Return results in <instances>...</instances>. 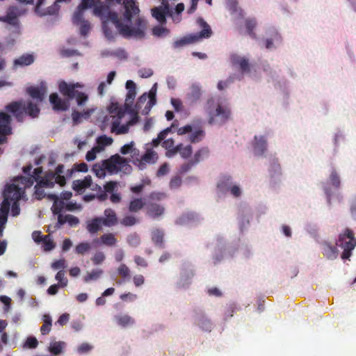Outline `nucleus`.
Returning <instances> with one entry per match:
<instances>
[{"label":"nucleus","mask_w":356,"mask_h":356,"mask_svg":"<svg viewBox=\"0 0 356 356\" xmlns=\"http://www.w3.org/2000/svg\"><path fill=\"white\" fill-rule=\"evenodd\" d=\"M32 170L33 165L31 164L24 167L23 172L28 177H16L5 187L3 193V200L0 207V237L3 235L11 204V215L17 216L19 214L18 201L24 196V191L26 188L32 186L36 182L35 195L37 199L40 200L47 195V193L44 192L45 189L53 188L55 184H58L60 186L65 184L66 179L63 165H58L55 172H47L44 177H40L42 172V168H36L33 171Z\"/></svg>","instance_id":"nucleus-1"},{"label":"nucleus","mask_w":356,"mask_h":356,"mask_svg":"<svg viewBox=\"0 0 356 356\" xmlns=\"http://www.w3.org/2000/svg\"><path fill=\"white\" fill-rule=\"evenodd\" d=\"M95 4L92 13L102 20L108 40H113L116 35L113 26L126 38L144 36L147 23L139 16L137 0H95Z\"/></svg>","instance_id":"nucleus-2"},{"label":"nucleus","mask_w":356,"mask_h":356,"mask_svg":"<svg viewBox=\"0 0 356 356\" xmlns=\"http://www.w3.org/2000/svg\"><path fill=\"white\" fill-rule=\"evenodd\" d=\"M83 84L80 83H72L64 81L59 82L58 88L60 92L67 99L60 98L57 93H53L49 96V102L53 105L55 111H66L70 107V100L76 99L78 106H84L88 100V96L84 92H79V88H83Z\"/></svg>","instance_id":"nucleus-3"},{"label":"nucleus","mask_w":356,"mask_h":356,"mask_svg":"<svg viewBox=\"0 0 356 356\" xmlns=\"http://www.w3.org/2000/svg\"><path fill=\"white\" fill-rule=\"evenodd\" d=\"M204 111L207 123L211 126L222 127L232 119V108L228 101L220 96L209 97Z\"/></svg>","instance_id":"nucleus-4"},{"label":"nucleus","mask_w":356,"mask_h":356,"mask_svg":"<svg viewBox=\"0 0 356 356\" xmlns=\"http://www.w3.org/2000/svg\"><path fill=\"white\" fill-rule=\"evenodd\" d=\"M237 251H240L245 258L252 255V248L248 244L237 245L227 244L224 237L218 236L215 238L213 243L212 262L214 265H217L227 259L233 257Z\"/></svg>","instance_id":"nucleus-5"},{"label":"nucleus","mask_w":356,"mask_h":356,"mask_svg":"<svg viewBox=\"0 0 356 356\" xmlns=\"http://www.w3.org/2000/svg\"><path fill=\"white\" fill-rule=\"evenodd\" d=\"M131 117L127 118L125 111L118 106H112L110 109V115L106 117V120L110 122V130L115 135L126 134L129 131L130 127L138 122V115L133 112Z\"/></svg>","instance_id":"nucleus-6"},{"label":"nucleus","mask_w":356,"mask_h":356,"mask_svg":"<svg viewBox=\"0 0 356 356\" xmlns=\"http://www.w3.org/2000/svg\"><path fill=\"white\" fill-rule=\"evenodd\" d=\"M46 196L49 199L54 200L51 209L55 214H58V227L65 223H67L71 227L76 226L79 223V220L77 217L70 214L63 215L60 213L64 209L73 210L75 208V204L71 202L66 204L65 202L59 201L55 194L47 193Z\"/></svg>","instance_id":"nucleus-7"},{"label":"nucleus","mask_w":356,"mask_h":356,"mask_svg":"<svg viewBox=\"0 0 356 356\" xmlns=\"http://www.w3.org/2000/svg\"><path fill=\"white\" fill-rule=\"evenodd\" d=\"M229 193L233 197L238 199L243 195L241 184L235 181L231 175H221L217 182L216 193L220 197Z\"/></svg>","instance_id":"nucleus-8"},{"label":"nucleus","mask_w":356,"mask_h":356,"mask_svg":"<svg viewBox=\"0 0 356 356\" xmlns=\"http://www.w3.org/2000/svg\"><path fill=\"white\" fill-rule=\"evenodd\" d=\"M95 5V0H81L72 15V23L79 27L82 36H87L91 29L90 22L85 19V13L88 8H94Z\"/></svg>","instance_id":"nucleus-9"},{"label":"nucleus","mask_w":356,"mask_h":356,"mask_svg":"<svg viewBox=\"0 0 356 356\" xmlns=\"http://www.w3.org/2000/svg\"><path fill=\"white\" fill-rule=\"evenodd\" d=\"M7 112L12 113L18 121H22L24 114H28L31 118H36L40 109L37 104L31 101L20 100L14 102L5 107Z\"/></svg>","instance_id":"nucleus-10"},{"label":"nucleus","mask_w":356,"mask_h":356,"mask_svg":"<svg viewBox=\"0 0 356 356\" xmlns=\"http://www.w3.org/2000/svg\"><path fill=\"white\" fill-rule=\"evenodd\" d=\"M197 22L202 29V31L199 33L189 34L177 40L173 43L174 48H181L187 44L197 42L202 39H207L211 36L212 31L209 25L202 18H198Z\"/></svg>","instance_id":"nucleus-11"},{"label":"nucleus","mask_w":356,"mask_h":356,"mask_svg":"<svg viewBox=\"0 0 356 356\" xmlns=\"http://www.w3.org/2000/svg\"><path fill=\"white\" fill-rule=\"evenodd\" d=\"M320 186L325 195L327 205L330 207L334 195L332 186L336 189H339L341 186V178L339 172L335 168L332 167L330 170L327 180L321 181Z\"/></svg>","instance_id":"nucleus-12"},{"label":"nucleus","mask_w":356,"mask_h":356,"mask_svg":"<svg viewBox=\"0 0 356 356\" xmlns=\"http://www.w3.org/2000/svg\"><path fill=\"white\" fill-rule=\"evenodd\" d=\"M283 39L275 27H268L265 34L260 40H258V43L260 47L266 49L269 51H274L280 47L282 44Z\"/></svg>","instance_id":"nucleus-13"},{"label":"nucleus","mask_w":356,"mask_h":356,"mask_svg":"<svg viewBox=\"0 0 356 356\" xmlns=\"http://www.w3.org/2000/svg\"><path fill=\"white\" fill-rule=\"evenodd\" d=\"M336 245L343 250L341 256V259L343 260L348 259L352 254V251L356 247V238L352 230L346 229L342 231L339 234Z\"/></svg>","instance_id":"nucleus-14"},{"label":"nucleus","mask_w":356,"mask_h":356,"mask_svg":"<svg viewBox=\"0 0 356 356\" xmlns=\"http://www.w3.org/2000/svg\"><path fill=\"white\" fill-rule=\"evenodd\" d=\"M156 91L157 83H155L147 93L145 92L138 98L136 104V111L133 110L130 113L134 112L137 114L141 113L143 115H147L156 104Z\"/></svg>","instance_id":"nucleus-15"},{"label":"nucleus","mask_w":356,"mask_h":356,"mask_svg":"<svg viewBox=\"0 0 356 356\" xmlns=\"http://www.w3.org/2000/svg\"><path fill=\"white\" fill-rule=\"evenodd\" d=\"M229 59L232 67L239 71V74L234 76L236 80L240 81L243 78L244 74L250 73L252 65L248 55L232 53Z\"/></svg>","instance_id":"nucleus-16"},{"label":"nucleus","mask_w":356,"mask_h":356,"mask_svg":"<svg viewBox=\"0 0 356 356\" xmlns=\"http://www.w3.org/2000/svg\"><path fill=\"white\" fill-rule=\"evenodd\" d=\"M107 173L115 175L118 172L129 174L131 172V166L124 158L118 154L112 156L110 159L104 160Z\"/></svg>","instance_id":"nucleus-17"},{"label":"nucleus","mask_w":356,"mask_h":356,"mask_svg":"<svg viewBox=\"0 0 356 356\" xmlns=\"http://www.w3.org/2000/svg\"><path fill=\"white\" fill-rule=\"evenodd\" d=\"M166 197L165 193L154 192L150 194L149 200L147 202V213L152 218H158L161 216L165 211L164 207L156 202V201L163 200Z\"/></svg>","instance_id":"nucleus-18"},{"label":"nucleus","mask_w":356,"mask_h":356,"mask_svg":"<svg viewBox=\"0 0 356 356\" xmlns=\"http://www.w3.org/2000/svg\"><path fill=\"white\" fill-rule=\"evenodd\" d=\"M26 9L17 6H11L7 8L6 15L0 16V22H5L16 29V32H20V21L19 18L25 15Z\"/></svg>","instance_id":"nucleus-19"},{"label":"nucleus","mask_w":356,"mask_h":356,"mask_svg":"<svg viewBox=\"0 0 356 356\" xmlns=\"http://www.w3.org/2000/svg\"><path fill=\"white\" fill-rule=\"evenodd\" d=\"M262 70L267 78V81L275 88H282L286 84V79L284 77L280 68L270 66L268 63L262 64Z\"/></svg>","instance_id":"nucleus-20"},{"label":"nucleus","mask_w":356,"mask_h":356,"mask_svg":"<svg viewBox=\"0 0 356 356\" xmlns=\"http://www.w3.org/2000/svg\"><path fill=\"white\" fill-rule=\"evenodd\" d=\"M179 136L187 135L188 140L192 143H197L202 141L205 136V131L202 127H195L193 124H186L177 129Z\"/></svg>","instance_id":"nucleus-21"},{"label":"nucleus","mask_w":356,"mask_h":356,"mask_svg":"<svg viewBox=\"0 0 356 356\" xmlns=\"http://www.w3.org/2000/svg\"><path fill=\"white\" fill-rule=\"evenodd\" d=\"M145 152L143 155L138 156L134 163L140 170H144L147 165L155 163L158 160V154L149 145H145Z\"/></svg>","instance_id":"nucleus-22"},{"label":"nucleus","mask_w":356,"mask_h":356,"mask_svg":"<svg viewBox=\"0 0 356 356\" xmlns=\"http://www.w3.org/2000/svg\"><path fill=\"white\" fill-rule=\"evenodd\" d=\"M269 183L271 187H277L282 179V170L277 160L273 159L268 167Z\"/></svg>","instance_id":"nucleus-23"},{"label":"nucleus","mask_w":356,"mask_h":356,"mask_svg":"<svg viewBox=\"0 0 356 356\" xmlns=\"http://www.w3.org/2000/svg\"><path fill=\"white\" fill-rule=\"evenodd\" d=\"M268 136L269 134L267 132L254 136L252 141V149L255 156H263L267 150Z\"/></svg>","instance_id":"nucleus-24"},{"label":"nucleus","mask_w":356,"mask_h":356,"mask_svg":"<svg viewBox=\"0 0 356 356\" xmlns=\"http://www.w3.org/2000/svg\"><path fill=\"white\" fill-rule=\"evenodd\" d=\"M72 188L75 191L79 193H82L86 188H90L97 193L102 191L101 186L92 183L90 176H86L83 179L74 180L72 184Z\"/></svg>","instance_id":"nucleus-25"},{"label":"nucleus","mask_w":356,"mask_h":356,"mask_svg":"<svg viewBox=\"0 0 356 356\" xmlns=\"http://www.w3.org/2000/svg\"><path fill=\"white\" fill-rule=\"evenodd\" d=\"M170 13V6L168 1H162L159 6L152 9V17L160 24H163L166 22V17Z\"/></svg>","instance_id":"nucleus-26"},{"label":"nucleus","mask_w":356,"mask_h":356,"mask_svg":"<svg viewBox=\"0 0 356 356\" xmlns=\"http://www.w3.org/2000/svg\"><path fill=\"white\" fill-rule=\"evenodd\" d=\"M10 116L0 112V144L6 141V136L11 134Z\"/></svg>","instance_id":"nucleus-27"},{"label":"nucleus","mask_w":356,"mask_h":356,"mask_svg":"<svg viewBox=\"0 0 356 356\" xmlns=\"http://www.w3.org/2000/svg\"><path fill=\"white\" fill-rule=\"evenodd\" d=\"M114 323L120 327L127 329L136 325V320L128 313L120 312L113 316Z\"/></svg>","instance_id":"nucleus-28"},{"label":"nucleus","mask_w":356,"mask_h":356,"mask_svg":"<svg viewBox=\"0 0 356 356\" xmlns=\"http://www.w3.org/2000/svg\"><path fill=\"white\" fill-rule=\"evenodd\" d=\"M28 94L38 102H41L44 99L47 92V87L45 82H41L38 86H31L27 88Z\"/></svg>","instance_id":"nucleus-29"},{"label":"nucleus","mask_w":356,"mask_h":356,"mask_svg":"<svg viewBox=\"0 0 356 356\" xmlns=\"http://www.w3.org/2000/svg\"><path fill=\"white\" fill-rule=\"evenodd\" d=\"M323 255L330 260H334L338 257L339 252L337 248L330 242L324 241L321 244Z\"/></svg>","instance_id":"nucleus-30"},{"label":"nucleus","mask_w":356,"mask_h":356,"mask_svg":"<svg viewBox=\"0 0 356 356\" xmlns=\"http://www.w3.org/2000/svg\"><path fill=\"white\" fill-rule=\"evenodd\" d=\"M202 88L199 83H193L186 95V99L190 104H195L201 98Z\"/></svg>","instance_id":"nucleus-31"},{"label":"nucleus","mask_w":356,"mask_h":356,"mask_svg":"<svg viewBox=\"0 0 356 356\" xmlns=\"http://www.w3.org/2000/svg\"><path fill=\"white\" fill-rule=\"evenodd\" d=\"M251 218V209L249 207H245L244 210L238 213V220L241 231H244L248 228Z\"/></svg>","instance_id":"nucleus-32"},{"label":"nucleus","mask_w":356,"mask_h":356,"mask_svg":"<svg viewBox=\"0 0 356 356\" xmlns=\"http://www.w3.org/2000/svg\"><path fill=\"white\" fill-rule=\"evenodd\" d=\"M193 275V273L190 266L182 268L180 273L179 280L177 282V286L179 288H186L190 284V280Z\"/></svg>","instance_id":"nucleus-33"},{"label":"nucleus","mask_w":356,"mask_h":356,"mask_svg":"<svg viewBox=\"0 0 356 356\" xmlns=\"http://www.w3.org/2000/svg\"><path fill=\"white\" fill-rule=\"evenodd\" d=\"M120 153L123 155L129 154L132 163H134V160L139 156V149L135 147V143L131 141L129 143L124 145L120 148Z\"/></svg>","instance_id":"nucleus-34"},{"label":"nucleus","mask_w":356,"mask_h":356,"mask_svg":"<svg viewBox=\"0 0 356 356\" xmlns=\"http://www.w3.org/2000/svg\"><path fill=\"white\" fill-rule=\"evenodd\" d=\"M198 219L197 213L192 211H187L182 213L177 220L176 224L186 225L195 222Z\"/></svg>","instance_id":"nucleus-35"},{"label":"nucleus","mask_w":356,"mask_h":356,"mask_svg":"<svg viewBox=\"0 0 356 356\" xmlns=\"http://www.w3.org/2000/svg\"><path fill=\"white\" fill-rule=\"evenodd\" d=\"M103 224V218L96 217L86 222V229L91 234L99 232Z\"/></svg>","instance_id":"nucleus-36"},{"label":"nucleus","mask_w":356,"mask_h":356,"mask_svg":"<svg viewBox=\"0 0 356 356\" xmlns=\"http://www.w3.org/2000/svg\"><path fill=\"white\" fill-rule=\"evenodd\" d=\"M103 218V224L106 227H112L117 224L118 218L115 212L111 209L104 210Z\"/></svg>","instance_id":"nucleus-37"},{"label":"nucleus","mask_w":356,"mask_h":356,"mask_svg":"<svg viewBox=\"0 0 356 356\" xmlns=\"http://www.w3.org/2000/svg\"><path fill=\"white\" fill-rule=\"evenodd\" d=\"M113 143V139L105 134L101 135L96 138V145L95 147L100 152L104 151L106 147L111 146Z\"/></svg>","instance_id":"nucleus-38"},{"label":"nucleus","mask_w":356,"mask_h":356,"mask_svg":"<svg viewBox=\"0 0 356 356\" xmlns=\"http://www.w3.org/2000/svg\"><path fill=\"white\" fill-rule=\"evenodd\" d=\"M195 324L202 330L207 332H211L213 327L212 322L203 314H200L196 316Z\"/></svg>","instance_id":"nucleus-39"},{"label":"nucleus","mask_w":356,"mask_h":356,"mask_svg":"<svg viewBox=\"0 0 356 356\" xmlns=\"http://www.w3.org/2000/svg\"><path fill=\"white\" fill-rule=\"evenodd\" d=\"M67 343L62 341H51L48 347V350L54 355L63 353L66 348Z\"/></svg>","instance_id":"nucleus-40"},{"label":"nucleus","mask_w":356,"mask_h":356,"mask_svg":"<svg viewBox=\"0 0 356 356\" xmlns=\"http://www.w3.org/2000/svg\"><path fill=\"white\" fill-rule=\"evenodd\" d=\"M104 271L100 268H95L90 272H88L83 277V281L86 283L98 280L103 275Z\"/></svg>","instance_id":"nucleus-41"},{"label":"nucleus","mask_w":356,"mask_h":356,"mask_svg":"<svg viewBox=\"0 0 356 356\" xmlns=\"http://www.w3.org/2000/svg\"><path fill=\"white\" fill-rule=\"evenodd\" d=\"M106 167L105 161L104 160L95 163L92 167V171L97 177L100 179L104 178L107 173V168Z\"/></svg>","instance_id":"nucleus-42"},{"label":"nucleus","mask_w":356,"mask_h":356,"mask_svg":"<svg viewBox=\"0 0 356 356\" xmlns=\"http://www.w3.org/2000/svg\"><path fill=\"white\" fill-rule=\"evenodd\" d=\"M209 156V150L208 147H203L200 148L195 152L193 161L195 164H197L200 161L206 159Z\"/></svg>","instance_id":"nucleus-43"},{"label":"nucleus","mask_w":356,"mask_h":356,"mask_svg":"<svg viewBox=\"0 0 356 356\" xmlns=\"http://www.w3.org/2000/svg\"><path fill=\"white\" fill-rule=\"evenodd\" d=\"M257 22L255 19L250 18L247 19L245 21V27L248 35L254 40H258L256 33L254 32V29L256 28Z\"/></svg>","instance_id":"nucleus-44"},{"label":"nucleus","mask_w":356,"mask_h":356,"mask_svg":"<svg viewBox=\"0 0 356 356\" xmlns=\"http://www.w3.org/2000/svg\"><path fill=\"white\" fill-rule=\"evenodd\" d=\"M146 204L147 202L142 198H133L129 203V210L131 212H137Z\"/></svg>","instance_id":"nucleus-45"},{"label":"nucleus","mask_w":356,"mask_h":356,"mask_svg":"<svg viewBox=\"0 0 356 356\" xmlns=\"http://www.w3.org/2000/svg\"><path fill=\"white\" fill-rule=\"evenodd\" d=\"M43 325L40 327V332L42 335L47 334L51 329L52 319L49 314H44L42 316Z\"/></svg>","instance_id":"nucleus-46"},{"label":"nucleus","mask_w":356,"mask_h":356,"mask_svg":"<svg viewBox=\"0 0 356 356\" xmlns=\"http://www.w3.org/2000/svg\"><path fill=\"white\" fill-rule=\"evenodd\" d=\"M34 61V58L31 54H25L22 55L17 59L14 60L15 66H26L33 63Z\"/></svg>","instance_id":"nucleus-47"},{"label":"nucleus","mask_w":356,"mask_h":356,"mask_svg":"<svg viewBox=\"0 0 356 356\" xmlns=\"http://www.w3.org/2000/svg\"><path fill=\"white\" fill-rule=\"evenodd\" d=\"M163 236L164 233L161 229H156L152 232V239L153 242L159 247L163 246Z\"/></svg>","instance_id":"nucleus-48"},{"label":"nucleus","mask_w":356,"mask_h":356,"mask_svg":"<svg viewBox=\"0 0 356 356\" xmlns=\"http://www.w3.org/2000/svg\"><path fill=\"white\" fill-rule=\"evenodd\" d=\"M94 111L93 109L88 110L86 112L80 113L76 111H74L72 117V120L74 124H79L81 122V118H84L85 119H87L89 118L90 114Z\"/></svg>","instance_id":"nucleus-49"},{"label":"nucleus","mask_w":356,"mask_h":356,"mask_svg":"<svg viewBox=\"0 0 356 356\" xmlns=\"http://www.w3.org/2000/svg\"><path fill=\"white\" fill-rule=\"evenodd\" d=\"M178 152L184 159L188 158L192 154V146L191 145H184L183 144L177 145Z\"/></svg>","instance_id":"nucleus-50"},{"label":"nucleus","mask_w":356,"mask_h":356,"mask_svg":"<svg viewBox=\"0 0 356 356\" xmlns=\"http://www.w3.org/2000/svg\"><path fill=\"white\" fill-rule=\"evenodd\" d=\"M227 8L231 14L236 17L241 15V10L238 8L236 0H227Z\"/></svg>","instance_id":"nucleus-51"},{"label":"nucleus","mask_w":356,"mask_h":356,"mask_svg":"<svg viewBox=\"0 0 356 356\" xmlns=\"http://www.w3.org/2000/svg\"><path fill=\"white\" fill-rule=\"evenodd\" d=\"M42 248L44 251L52 250L55 248V243L51 239L50 235H45L42 238Z\"/></svg>","instance_id":"nucleus-52"},{"label":"nucleus","mask_w":356,"mask_h":356,"mask_svg":"<svg viewBox=\"0 0 356 356\" xmlns=\"http://www.w3.org/2000/svg\"><path fill=\"white\" fill-rule=\"evenodd\" d=\"M55 280L58 282V284L62 288L67 286L68 284V280L65 277L64 270H58L55 275Z\"/></svg>","instance_id":"nucleus-53"},{"label":"nucleus","mask_w":356,"mask_h":356,"mask_svg":"<svg viewBox=\"0 0 356 356\" xmlns=\"http://www.w3.org/2000/svg\"><path fill=\"white\" fill-rule=\"evenodd\" d=\"M102 243L106 245L112 246L114 245L117 239L115 238L113 234H104L101 236Z\"/></svg>","instance_id":"nucleus-54"},{"label":"nucleus","mask_w":356,"mask_h":356,"mask_svg":"<svg viewBox=\"0 0 356 356\" xmlns=\"http://www.w3.org/2000/svg\"><path fill=\"white\" fill-rule=\"evenodd\" d=\"M152 33L154 36L163 38L168 35L169 30L162 26H156L152 29Z\"/></svg>","instance_id":"nucleus-55"},{"label":"nucleus","mask_w":356,"mask_h":356,"mask_svg":"<svg viewBox=\"0 0 356 356\" xmlns=\"http://www.w3.org/2000/svg\"><path fill=\"white\" fill-rule=\"evenodd\" d=\"M345 138V135L342 131L338 130L333 135V143L334 145V150H336L341 141Z\"/></svg>","instance_id":"nucleus-56"},{"label":"nucleus","mask_w":356,"mask_h":356,"mask_svg":"<svg viewBox=\"0 0 356 356\" xmlns=\"http://www.w3.org/2000/svg\"><path fill=\"white\" fill-rule=\"evenodd\" d=\"M38 345V339L33 336L29 337L25 342L24 343L23 348H31L34 349L37 348Z\"/></svg>","instance_id":"nucleus-57"},{"label":"nucleus","mask_w":356,"mask_h":356,"mask_svg":"<svg viewBox=\"0 0 356 356\" xmlns=\"http://www.w3.org/2000/svg\"><path fill=\"white\" fill-rule=\"evenodd\" d=\"M51 267L53 270H64V269L66 268V261L64 259L56 260L51 263Z\"/></svg>","instance_id":"nucleus-58"},{"label":"nucleus","mask_w":356,"mask_h":356,"mask_svg":"<svg viewBox=\"0 0 356 356\" xmlns=\"http://www.w3.org/2000/svg\"><path fill=\"white\" fill-rule=\"evenodd\" d=\"M118 273L122 276L124 279L129 278L130 277V270L129 268L124 264H122L118 267Z\"/></svg>","instance_id":"nucleus-59"},{"label":"nucleus","mask_w":356,"mask_h":356,"mask_svg":"<svg viewBox=\"0 0 356 356\" xmlns=\"http://www.w3.org/2000/svg\"><path fill=\"white\" fill-rule=\"evenodd\" d=\"M236 79V78L234 77H229V79L224 80V81H220L218 83L217 88L219 90H223L226 89L232 83L234 82V81Z\"/></svg>","instance_id":"nucleus-60"},{"label":"nucleus","mask_w":356,"mask_h":356,"mask_svg":"<svg viewBox=\"0 0 356 356\" xmlns=\"http://www.w3.org/2000/svg\"><path fill=\"white\" fill-rule=\"evenodd\" d=\"M105 260V255L102 252H97L92 258L94 265H99Z\"/></svg>","instance_id":"nucleus-61"},{"label":"nucleus","mask_w":356,"mask_h":356,"mask_svg":"<svg viewBox=\"0 0 356 356\" xmlns=\"http://www.w3.org/2000/svg\"><path fill=\"white\" fill-rule=\"evenodd\" d=\"M92 348L90 343H83L77 347L76 351L79 354H86L91 351Z\"/></svg>","instance_id":"nucleus-62"},{"label":"nucleus","mask_w":356,"mask_h":356,"mask_svg":"<svg viewBox=\"0 0 356 356\" xmlns=\"http://www.w3.org/2000/svg\"><path fill=\"white\" fill-rule=\"evenodd\" d=\"M90 248V245L88 243H81L76 245L75 252L77 254H84L88 252Z\"/></svg>","instance_id":"nucleus-63"},{"label":"nucleus","mask_w":356,"mask_h":356,"mask_svg":"<svg viewBox=\"0 0 356 356\" xmlns=\"http://www.w3.org/2000/svg\"><path fill=\"white\" fill-rule=\"evenodd\" d=\"M127 243L133 247L138 245L140 243L139 236L136 234L129 235L127 237Z\"/></svg>","instance_id":"nucleus-64"}]
</instances>
